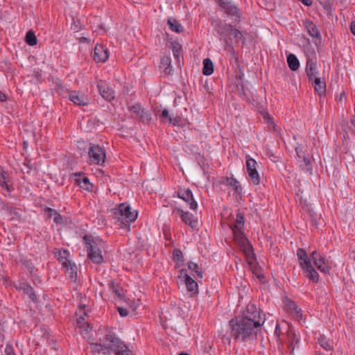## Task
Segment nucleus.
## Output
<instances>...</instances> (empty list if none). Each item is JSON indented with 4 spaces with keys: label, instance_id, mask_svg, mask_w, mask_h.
Segmentation results:
<instances>
[{
    "label": "nucleus",
    "instance_id": "f257e3e1",
    "mask_svg": "<svg viewBox=\"0 0 355 355\" xmlns=\"http://www.w3.org/2000/svg\"><path fill=\"white\" fill-rule=\"evenodd\" d=\"M230 336L236 340L248 342L255 340L261 328L247 322L237 316L232 318L229 323Z\"/></svg>",
    "mask_w": 355,
    "mask_h": 355
},
{
    "label": "nucleus",
    "instance_id": "f03ea898",
    "mask_svg": "<svg viewBox=\"0 0 355 355\" xmlns=\"http://www.w3.org/2000/svg\"><path fill=\"white\" fill-rule=\"evenodd\" d=\"M112 216L119 223L121 227L127 231L130 230V224L136 220L138 213L132 210L128 203H121L117 207L112 209Z\"/></svg>",
    "mask_w": 355,
    "mask_h": 355
},
{
    "label": "nucleus",
    "instance_id": "7ed1b4c3",
    "mask_svg": "<svg viewBox=\"0 0 355 355\" xmlns=\"http://www.w3.org/2000/svg\"><path fill=\"white\" fill-rule=\"evenodd\" d=\"M237 317L260 328L266 320L265 315L254 304H249L242 313Z\"/></svg>",
    "mask_w": 355,
    "mask_h": 355
},
{
    "label": "nucleus",
    "instance_id": "20e7f679",
    "mask_svg": "<svg viewBox=\"0 0 355 355\" xmlns=\"http://www.w3.org/2000/svg\"><path fill=\"white\" fill-rule=\"evenodd\" d=\"M54 255L62 264V268L65 269V272L69 273L70 279H75L77 277V267L69 259V252L63 248H55Z\"/></svg>",
    "mask_w": 355,
    "mask_h": 355
},
{
    "label": "nucleus",
    "instance_id": "39448f33",
    "mask_svg": "<svg viewBox=\"0 0 355 355\" xmlns=\"http://www.w3.org/2000/svg\"><path fill=\"white\" fill-rule=\"evenodd\" d=\"M244 223L245 220L243 214L238 211L236 220L234 224L231 225L236 244H250L243 232Z\"/></svg>",
    "mask_w": 355,
    "mask_h": 355
},
{
    "label": "nucleus",
    "instance_id": "423d86ee",
    "mask_svg": "<svg viewBox=\"0 0 355 355\" xmlns=\"http://www.w3.org/2000/svg\"><path fill=\"white\" fill-rule=\"evenodd\" d=\"M88 155L90 164L103 166L106 158V153L103 147L98 144H91L88 150Z\"/></svg>",
    "mask_w": 355,
    "mask_h": 355
},
{
    "label": "nucleus",
    "instance_id": "0eeeda50",
    "mask_svg": "<svg viewBox=\"0 0 355 355\" xmlns=\"http://www.w3.org/2000/svg\"><path fill=\"white\" fill-rule=\"evenodd\" d=\"M252 246L253 245H239V248L240 250L243 252L247 263L250 266L253 273L255 274L259 279H261L263 277V275L257 272L258 263L257 261V257Z\"/></svg>",
    "mask_w": 355,
    "mask_h": 355
},
{
    "label": "nucleus",
    "instance_id": "6e6552de",
    "mask_svg": "<svg viewBox=\"0 0 355 355\" xmlns=\"http://www.w3.org/2000/svg\"><path fill=\"white\" fill-rule=\"evenodd\" d=\"M14 190L12 178L9 173L5 171L0 172V191L5 196H10Z\"/></svg>",
    "mask_w": 355,
    "mask_h": 355
},
{
    "label": "nucleus",
    "instance_id": "1a4fd4ad",
    "mask_svg": "<svg viewBox=\"0 0 355 355\" xmlns=\"http://www.w3.org/2000/svg\"><path fill=\"white\" fill-rule=\"evenodd\" d=\"M257 162L254 159L247 156L246 170L254 185H258L260 183V177L257 170Z\"/></svg>",
    "mask_w": 355,
    "mask_h": 355
},
{
    "label": "nucleus",
    "instance_id": "9d476101",
    "mask_svg": "<svg viewBox=\"0 0 355 355\" xmlns=\"http://www.w3.org/2000/svg\"><path fill=\"white\" fill-rule=\"evenodd\" d=\"M97 88L101 96L107 101L111 102L115 99V92L106 82L100 80L97 83Z\"/></svg>",
    "mask_w": 355,
    "mask_h": 355
},
{
    "label": "nucleus",
    "instance_id": "9b49d317",
    "mask_svg": "<svg viewBox=\"0 0 355 355\" xmlns=\"http://www.w3.org/2000/svg\"><path fill=\"white\" fill-rule=\"evenodd\" d=\"M178 198L187 202L191 209L196 210L198 207V203L194 200L193 193L189 189H180L178 192Z\"/></svg>",
    "mask_w": 355,
    "mask_h": 355
},
{
    "label": "nucleus",
    "instance_id": "f8f14e48",
    "mask_svg": "<svg viewBox=\"0 0 355 355\" xmlns=\"http://www.w3.org/2000/svg\"><path fill=\"white\" fill-rule=\"evenodd\" d=\"M232 26H233L230 24H227L221 20H218L216 21L214 31L219 35L220 40L223 41V39L227 38V35L231 33Z\"/></svg>",
    "mask_w": 355,
    "mask_h": 355
},
{
    "label": "nucleus",
    "instance_id": "ddd939ff",
    "mask_svg": "<svg viewBox=\"0 0 355 355\" xmlns=\"http://www.w3.org/2000/svg\"><path fill=\"white\" fill-rule=\"evenodd\" d=\"M178 277L179 278L184 279L188 291L193 293H196L198 292V284L188 275L187 270L182 269Z\"/></svg>",
    "mask_w": 355,
    "mask_h": 355
},
{
    "label": "nucleus",
    "instance_id": "4468645a",
    "mask_svg": "<svg viewBox=\"0 0 355 355\" xmlns=\"http://www.w3.org/2000/svg\"><path fill=\"white\" fill-rule=\"evenodd\" d=\"M109 58L108 49L103 44H97L94 51V60L96 62H105Z\"/></svg>",
    "mask_w": 355,
    "mask_h": 355
},
{
    "label": "nucleus",
    "instance_id": "2eb2a0df",
    "mask_svg": "<svg viewBox=\"0 0 355 355\" xmlns=\"http://www.w3.org/2000/svg\"><path fill=\"white\" fill-rule=\"evenodd\" d=\"M305 71L307 76L309 77V81H313L315 77H318L317 76L318 75L319 71L317 68L316 60L312 58H308L306 60Z\"/></svg>",
    "mask_w": 355,
    "mask_h": 355
},
{
    "label": "nucleus",
    "instance_id": "dca6fc26",
    "mask_svg": "<svg viewBox=\"0 0 355 355\" xmlns=\"http://www.w3.org/2000/svg\"><path fill=\"white\" fill-rule=\"evenodd\" d=\"M88 257L94 263L100 264L103 261L101 250L98 245H89L87 249Z\"/></svg>",
    "mask_w": 355,
    "mask_h": 355
},
{
    "label": "nucleus",
    "instance_id": "f3484780",
    "mask_svg": "<svg viewBox=\"0 0 355 355\" xmlns=\"http://www.w3.org/2000/svg\"><path fill=\"white\" fill-rule=\"evenodd\" d=\"M287 343L290 353L293 355L295 349L299 347L300 343V338L293 330L287 331Z\"/></svg>",
    "mask_w": 355,
    "mask_h": 355
},
{
    "label": "nucleus",
    "instance_id": "a211bd4d",
    "mask_svg": "<svg viewBox=\"0 0 355 355\" xmlns=\"http://www.w3.org/2000/svg\"><path fill=\"white\" fill-rule=\"evenodd\" d=\"M69 98L76 105L86 106L89 105L88 98L83 94H79L76 91L69 92Z\"/></svg>",
    "mask_w": 355,
    "mask_h": 355
},
{
    "label": "nucleus",
    "instance_id": "6ab92c4d",
    "mask_svg": "<svg viewBox=\"0 0 355 355\" xmlns=\"http://www.w3.org/2000/svg\"><path fill=\"white\" fill-rule=\"evenodd\" d=\"M178 213L185 224L189 225L192 229L197 227L198 221L192 214L189 211H184L181 209H178Z\"/></svg>",
    "mask_w": 355,
    "mask_h": 355
},
{
    "label": "nucleus",
    "instance_id": "aec40b11",
    "mask_svg": "<svg viewBox=\"0 0 355 355\" xmlns=\"http://www.w3.org/2000/svg\"><path fill=\"white\" fill-rule=\"evenodd\" d=\"M221 8L232 18H234L235 21H240L241 12L237 6L233 4L232 1Z\"/></svg>",
    "mask_w": 355,
    "mask_h": 355
},
{
    "label": "nucleus",
    "instance_id": "412c9836",
    "mask_svg": "<svg viewBox=\"0 0 355 355\" xmlns=\"http://www.w3.org/2000/svg\"><path fill=\"white\" fill-rule=\"evenodd\" d=\"M303 25L306 29V31L313 38L320 39V33L316 25L309 19H305L303 21Z\"/></svg>",
    "mask_w": 355,
    "mask_h": 355
},
{
    "label": "nucleus",
    "instance_id": "4be33fe9",
    "mask_svg": "<svg viewBox=\"0 0 355 355\" xmlns=\"http://www.w3.org/2000/svg\"><path fill=\"white\" fill-rule=\"evenodd\" d=\"M313 84L315 91L320 95H324L326 93V83L325 81L319 77H315L313 80L311 81Z\"/></svg>",
    "mask_w": 355,
    "mask_h": 355
},
{
    "label": "nucleus",
    "instance_id": "5701e85b",
    "mask_svg": "<svg viewBox=\"0 0 355 355\" xmlns=\"http://www.w3.org/2000/svg\"><path fill=\"white\" fill-rule=\"evenodd\" d=\"M304 270L305 276L310 280L315 282H318L319 280V275L313 268L311 263L306 266L304 268H302Z\"/></svg>",
    "mask_w": 355,
    "mask_h": 355
},
{
    "label": "nucleus",
    "instance_id": "b1692460",
    "mask_svg": "<svg viewBox=\"0 0 355 355\" xmlns=\"http://www.w3.org/2000/svg\"><path fill=\"white\" fill-rule=\"evenodd\" d=\"M225 184L232 187L236 194L240 195L242 193V187L239 182L235 178L229 177L225 178Z\"/></svg>",
    "mask_w": 355,
    "mask_h": 355
},
{
    "label": "nucleus",
    "instance_id": "393cba45",
    "mask_svg": "<svg viewBox=\"0 0 355 355\" xmlns=\"http://www.w3.org/2000/svg\"><path fill=\"white\" fill-rule=\"evenodd\" d=\"M297 257L300 260V265L302 268L306 267V266L311 264V261L308 258L306 252L302 248H299L297 252Z\"/></svg>",
    "mask_w": 355,
    "mask_h": 355
},
{
    "label": "nucleus",
    "instance_id": "a878e982",
    "mask_svg": "<svg viewBox=\"0 0 355 355\" xmlns=\"http://www.w3.org/2000/svg\"><path fill=\"white\" fill-rule=\"evenodd\" d=\"M287 63L288 67L292 71H297L300 67V62L295 55L290 53L287 56Z\"/></svg>",
    "mask_w": 355,
    "mask_h": 355
},
{
    "label": "nucleus",
    "instance_id": "bb28decb",
    "mask_svg": "<svg viewBox=\"0 0 355 355\" xmlns=\"http://www.w3.org/2000/svg\"><path fill=\"white\" fill-rule=\"evenodd\" d=\"M167 24L169 26L170 29L173 32L182 33L184 31L182 26L175 18H168Z\"/></svg>",
    "mask_w": 355,
    "mask_h": 355
},
{
    "label": "nucleus",
    "instance_id": "cd10ccee",
    "mask_svg": "<svg viewBox=\"0 0 355 355\" xmlns=\"http://www.w3.org/2000/svg\"><path fill=\"white\" fill-rule=\"evenodd\" d=\"M214 72V64L209 58L203 60L202 73L205 76H210Z\"/></svg>",
    "mask_w": 355,
    "mask_h": 355
},
{
    "label": "nucleus",
    "instance_id": "c85d7f7f",
    "mask_svg": "<svg viewBox=\"0 0 355 355\" xmlns=\"http://www.w3.org/2000/svg\"><path fill=\"white\" fill-rule=\"evenodd\" d=\"M301 159H302V162H303V164H300V167L302 168V169L304 171L309 173V174H312L313 162L311 161V159L309 157H306V155L302 157Z\"/></svg>",
    "mask_w": 355,
    "mask_h": 355
},
{
    "label": "nucleus",
    "instance_id": "c756f323",
    "mask_svg": "<svg viewBox=\"0 0 355 355\" xmlns=\"http://www.w3.org/2000/svg\"><path fill=\"white\" fill-rule=\"evenodd\" d=\"M159 117H160V119L162 121H164V119H165V121H164L165 122L167 121L170 124H173L174 125H177L178 123V121H179V119L178 118H172L169 115L168 111L166 109L163 110V111L162 112Z\"/></svg>",
    "mask_w": 355,
    "mask_h": 355
},
{
    "label": "nucleus",
    "instance_id": "7c9ffc66",
    "mask_svg": "<svg viewBox=\"0 0 355 355\" xmlns=\"http://www.w3.org/2000/svg\"><path fill=\"white\" fill-rule=\"evenodd\" d=\"M314 265L317 267L318 270H320L322 272L325 274L329 273L330 267L324 265V258L320 257L318 258V260L313 261Z\"/></svg>",
    "mask_w": 355,
    "mask_h": 355
},
{
    "label": "nucleus",
    "instance_id": "2f4dec72",
    "mask_svg": "<svg viewBox=\"0 0 355 355\" xmlns=\"http://www.w3.org/2000/svg\"><path fill=\"white\" fill-rule=\"evenodd\" d=\"M231 33L234 36V38L236 40V42L241 41L243 44H245V34L246 33V32H241L237 28H235L232 26Z\"/></svg>",
    "mask_w": 355,
    "mask_h": 355
},
{
    "label": "nucleus",
    "instance_id": "473e14b6",
    "mask_svg": "<svg viewBox=\"0 0 355 355\" xmlns=\"http://www.w3.org/2000/svg\"><path fill=\"white\" fill-rule=\"evenodd\" d=\"M318 343L323 349H326L327 351L333 349L332 343L324 336H320L318 338Z\"/></svg>",
    "mask_w": 355,
    "mask_h": 355
},
{
    "label": "nucleus",
    "instance_id": "72a5a7b5",
    "mask_svg": "<svg viewBox=\"0 0 355 355\" xmlns=\"http://www.w3.org/2000/svg\"><path fill=\"white\" fill-rule=\"evenodd\" d=\"M76 180L78 182L79 186L83 189H85L88 191H92L93 185L92 183H90L87 178L84 177L83 179H76Z\"/></svg>",
    "mask_w": 355,
    "mask_h": 355
},
{
    "label": "nucleus",
    "instance_id": "f704fd0d",
    "mask_svg": "<svg viewBox=\"0 0 355 355\" xmlns=\"http://www.w3.org/2000/svg\"><path fill=\"white\" fill-rule=\"evenodd\" d=\"M151 113L149 110L144 109L142 112H141L140 115L138 116L137 119L143 123H149L151 121Z\"/></svg>",
    "mask_w": 355,
    "mask_h": 355
},
{
    "label": "nucleus",
    "instance_id": "c9c22d12",
    "mask_svg": "<svg viewBox=\"0 0 355 355\" xmlns=\"http://www.w3.org/2000/svg\"><path fill=\"white\" fill-rule=\"evenodd\" d=\"M144 108H142L139 103L128 107V110L132 113V117L137 119Z\"/></svg>",
    "mask_w": 355,
    "mask_h": 355
},
{
    "label": "nucleus",
    "instance_id": "e433bc0d",
    "mask_svg": "<svg viewBox=\"0 0 355 355\" xmlns=\"http://www.w3.org/2000/svg\"><path fill=\"white\" fill-rule=\"evenodd\" d=\"M188 268L192 272H194L193 275L202 278V272L197 263L191 261L188 264Z\"/></svg>",
    "mask_w": 355,
    "mask_h": 355
},
{
    "label": "nucleus",
    "instance_id": "4c0bfd02",
    "mask_svg": "<svg viewBox=\"0 0 355 355\" xmlns=\"http://www.w3.org/2000/svg\"><path fill=\"white\" fill-rule=\"evenodd\" d=\"M26 42L30 46H35L37 43V39L32 31L27 32L25 37Z\"/></svg>",
    "mask_w": 355,
    "mask_h": 355
},
{
    "label": "nucleus",
    "instance_id": "58836bf2",
    "mask_svg": "<svg viewBox=\"0 0 355 355\" xmlns=\"http://www.w3.org/2000/svg\"><path fill=\"white\" fill-rule=\"evenodd\" d=\"M172 51L174 58L178 60V62H180V58L182 56V46L178 42L173 44Z\"/></svg>",
    "mask_w": 355,
    "mask_h": 355
},
{
    "label": "nucleus",
    "instance_id": "ea45409f",
    "mask_svg": "<svg viewBox=\"0 0 355 355\" xmlns=\"http://www.w3.org/2000/svg\"><path fill=\"white\" fill-rule=\"evenodd\" d=\"M24 292L29 297V298L33 302H36L37 300L34 289L31 285L28 284L25 288Z\"/></svg>",
    "mask_w": 355,
    "mask_h": 355
},
{
    "label": "nucleus",
    "instance_id": "a19ab883",
    "mask_svg": "<svg viewBox=\"0 0 355 355\" xmlns=\"http://www.w3.org/2000/svg\"><path fill=\"white\" fill-rule=\"evenodd\" d=\"M173 258L175 261H182L183 254L180 250L175 249L173 252Z\"/></svg>",
    "mask_w": 355,
    "mask_h": 355
},
{
    "label": "nucleus",
    "instance_id": "79ce46f5",
    "mask_svg": "<svg viewBox=\"0 0 355 355\" xmlns=\"http://www.w3.org/2000/svg\"><path fill=\"white\" fill-rule=\"evenodd\" d=\"M297 307L298 306L294 301L288 300L286 303V308L291 313H292L295 310H297Z\"/></svg>",
    "mask_w": 355,
    "mask_h": 355
},
{
    "label": "nucleus",
    "instance_id": "37998d69",
    "mask_svg": "<svg viewBox=\"0 0 355 355\" xmlns=\"http://www.w3.org/2000/svg\"><path fill=\"white\" fill-rule=\"evenodd\" d=\"M291 315L296 319L298 321H301V320H304V319L303 318V314H302V309L299 307L297 308V310H295L292 313Z\"/></svg>",
    "mask_w": 355,
    "mask_h": 355
},
{
    "label": "nucleus",
    "instance_id": "c03bdc74",
    "mask_svg": "<svg viewBox=\"0 0 355 355\" xmlns=\"http://www.w3.org/2000/svg\"><path fill=\"white\" fill-rule=\"evenodd\" d=\"M43 211L44 212V214L46 216L47 218H51V217H53V215L55 214L56 210L48 207H44L43 208Z\"/></svg>",
    "mask_w": 355,
    "mask_h": 355
},
{
    "label": "nucleus",
    "instance_id": "a18cd8bd",
    "mask_svg": "<svg viewBox=\"0 0 355 355\" xmlns=\"http://www.w3.org/2000/svg\"><path fill=\"white\" fill-rule=\"evenodd\" d=\"M223 42H225V50L234 55L235 53L234 48L232 44L228 42L227 38H224Z\"/></svg>",
    "mask_w": 355,
    "mask_h": 355
},
{
    "label": "nucleus",
    "instance_id": "49530a36",
    "mask_svg": "<svg viewBox=\"0 0 355 355\" xmlns=\"http://www.w3.org/2000/svg\"><path fill=\"white\" fill-rule=\"evenodd\" d=\"M295 153L297 156L300 159L304 155H306V151L304 150L303 146L302 145H298L295 147Z\"/></svg>",
    "mask_w": 355,
    "mask_h": 355
},
{
    "label": "nucleus",
    "instance_id": "de8ad7c7",
    "mask_svg": "<svg viewBox=\"0 0 355 355\" xmlns=\"http://www.w3.org/2000/svg\"><path fill=\"white\" fill-rule=\"evenodd\" d=\"M5 355H16L12 345L7 344L4 349Z\"/></svg>",
    "mask_w": 355,
    "mask_h": 355
},
{
    "label": "nucleus",
    "instance_id": "09e8293b",
    "mask_svg": "<svg viewBox=\"0 0 355 355\" xmlns=\"http://www.w3.org/2000/svg\"><path fill=\"white\" fill-rule=\"evenodd\" d=\"M23 264L30 270L31 272L35 269V266L30 260L24 259L22 261Z\"/></svg>",
    "mask_w": 355,
    "mask_h": 355
},
{
    "label": "nucleus",
    "instance_id": "8fccbe9b",
    "mask_svg": "<svg viewBox=\"0 0 355 355\" xmlns=\"http://www.w3.org/2000/svg\"><path fill=\"white\" fill-rule=\"evenodd\" d=\"M171 63V58L169 56H163L161 59V65L164 67L169 66Z\"/></svg>",
    "mask_w": 355,
    "mask_h": 355
},
{
    "label": "nucleus",
    "instance_id": "3c124183",
    "mask_svg": "<svg viewBox=\"0 0 355 355\" xmlns=\"http://www.w3.org/2000/svg\"><path fill=\"white\" fill-rule=\"evenodd\" d=\"M53 222L57 225H60L63 223V219L62 216L56 211L55 214L53 215Z\"/></svg>",
    "mask_w": 355,
    "mask_h": 355
},
{
    "label": "nucleus",
    "instance_id": "603ef678",
    "mask_svg": "<svg viewBox=\"0 0 355 355\" xmlns=\"http://www.w3.org/2000/svg\"><path fill=\"white\" fill-rule=\"evenodd\" d=\"M83 239H84V241H85V244H88V245H90L92 243L95 244L96 242L94 240L92 236H91V235L85 234L84 236Z\"/></svg>",
    "mask_w": 355,
    "mask_h": 355
},
{
    "label": "nucleus",
    "instance_id": "864d4df0",
    "mask_svg": "<svg viewBox=\"0 0 355 355\" xmlns=\"http://www.w3.org/2000/svg\"><path fill=\"white\" fill-rule=\"evenodd\" d=\"M28 284L26 282H19L18 284H15V288L17 291H24L25 288Z\"/></svg>",
    "mask_w": 355,
    "mask_h": 355
},
{
    "label": "nucleus",
    "instance_id": "5fc2aeb1",
    "mask_svg": "<svg viewBox=\"0 0 355 355\" xmlns=\"http://www.w3.org/2000/svg\"><path fill=\"white\" fill-rule=\"evenodd\" d=\"M118 311H119V313L120 314V315L121 317H125L128 315L129 312L127 310V309L125 308H123V307H119L118 308Z\"/></svg>",
    "mask_w": 355,
    "mask_h": 355
},
{
    "label": "nucleus",
    "instance_id": "6e6d98bb",
    "mask_svg": "<svg viewBox=\"0 0 355 355\" xmlns=\"http://www.w3.org/2000/svg\"><path fill=\"white\" fill-rule=\"evenodd\" d=\"M320 257H322V256L316 251H313L311 254V259L313 261L318 260V258Z\"/></svg>",
    "mask_w": 355,
    "mask_h": 355
},
{
    "label": "nucleus",
    "instance_id": "4d7b16f0",
    "mask_svg": "<svg viewBox=\"0 0 355 355\" xmlns=\"http://www.w3.org/2000/svg\"><path fill=\"white\" fill-rule=\"evenodd\" d=\"M263 119L266 120L267 123H270V125L273 123L272 118L269 115L268 113H265L263 115Z\"/></svg>",
    "mask_w": 355,
    "mask_h": 355
},
{
    "label": "nucleus",
    "instance_id": "13d9d810",
    "mask_svg": "<svg viewBox=\"0 0 355 355\" xmlns=\"http://www.w3.org/2000/svg\"><path fill=\"white\" fill-rule=\"evenodd\" d=\"M171 71H172L171 64L164 67V72L165 74H171Z\"/></svg>",
    "mask_w": 355,
    "mask_h": 355
},
{
    "label": "nucleus",
    "instance_id": "bf43d9fd",
    "mask_svg": "<svg viewBox=\"0 0 355 355\" xmlns=\"http://www.w3.org/2000/svg\"><path fill=\"white\" fill-rule=\"evenodd\" d=\"M275 334L277 335V337H279L282 334L279 325L278 324L275 327Z\"/></svg>",
    "mask_w": 355,
    "mask_h": 355
},
{
    "label": "nucleus",
    "instance_id": "052dcab7",
    "mask_svg": "<svg viewBox=\"0 0 355 355\" xmlns=\"http://www.w3.org/2000/svg\"><path fill=\"white\" fill-rule=\"evenodd\" d=\"M230 2H231V1L229 0H218V3L220 7H223V6L227 5Z\"/></svg>",
    "mask_w": 355,
    "mask_h": 355
},
{
    "label": "nucleus",
    "instance_id": "680f3d73",
    "mask_svg": "<svg viewBox=\"0 0 355 355\" xmlns=\"http://www.w3.org/2000/svg\"><path fill=\"white\" fill-rule=\"evenodd\" d=\"M6 96L3 92H0V102H4L6 101Z\"/></svg>",
    "mask_w": 355,
    "mask_h": 355
},
{
    "label": "nucleus",
    "instance_id": "e2e57ef3",
    "mask_svg": "<svg viewBox=\"0 0 355 355\" xmlns=\"http://www.w3.org/2000/svg\"><path fill=\"white\" fill-rule=\"evenodd\" d=\"M350 31H351L352 33L354 35H355V23L354 22L351 23V24H350Z\"/></svg>",
    "mask_w": 355,
    "mask_h": 355
},
{
    "label": "nucleus",
    "instance_id": "0e129e2a",
    "mask_svg": "<svg viewBox=\"0 0 355 355\" xmlns=\"http://www.w3.org/2000/svg\"><path fill=\"white\" fill-rule=\"evenodd\" d=\"M80 41L81 42H84V43H89V40L87 37H82L80 38Z\"/></svg>",
    "mask_w": 355,
    "mask_h": 355
},
{
    "label": "nucleus",
    "instance_id": "69168bd1",
    "mask_svg": "<svg viewBox=\"0 0 355 355\" xmlns=\"http://www.w3.org/2000/svg\"><path fill=\"white\" fill-rule=\"evenodd\" d=\"M164 234L166 239L169 240L170 239H168V235L170 234V233L166 230H164Z\"/></svg>",
    "mask_w": 355,
    "mask_h": 355
},
{
    "label": "nucleus",
    "instance_id": "338daca9",
    "mask_svg": "<svg viewBox=\"0 0 355 355\" xmlns=\"http://www.w3.org/2000/svg\"><path fill=\"white\" fill-rule=\"evenodd\" d=\"M351 123L355 127V116H353V118L351 119Z\"/></svg>",
    "mask_w": 355,
    "mask_h": 355
},
{
    "label": "nucleus",
    "instance_id": "774afa93",
    "mask_svg": "<svg viewBox=\"0 0 355 355\" xmlns=\"http://www.w3.org/2000/svg\"><path fill=\"white\" fill-rule=\"evenodd\" d=\"M114 293H115L116 295H119V296H120V295H121V294H120V293H119V290H117V289H114Z\"/></svg>",
    "mask_w": 355,
    "mask_h": 355
}]
</instances>
